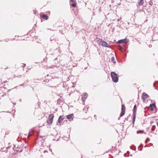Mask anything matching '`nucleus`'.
<instances>
[{
  "label": "nucleus",
  "instance_id": "obj_41",
  "mask_svg": "<svg viewBox=\"0 0 158 158\" xmlns=\"http://www.w3.org/2000/svg\"><path fill=\"white\" fill-rule=\"evenodd\" d=\"M157 125L158 126V122L157 123Z\"/></svg>",
  "mask_w": 158,
  "mask_h": 158
},
{
  "label": "nucleus",
  "instance_id": "obj_39",
  "mask_svg": "<svg viewBox=\"0 0 158 158\" xmlns=\"http://www.w3.org/2000/svg\"><path fill=\"white\" fill-rule=\"evenodd\" d=\"M47 152L46 151H44V153H45V152Z\"/></svg>",
  "mask_w": 158,
  "mask_h": 158
},
{
  "label": "nucleus",
  "instance_id": "obj_29",
  "mask_svg": "<svg viewBox=\"0 0 158 158\" xmlns=\"http://www.w3.org/2000/svg\"><path fill=\"white\" fill-rule=\"evenodd\" d=\"M5 40V41H6V42H7L8 41V40Z\"/></svg>",
  "mask_w": 158,
  "mask_h": 158
},
{
  "label": "nucleus",
  "instance_id": "obj_30",
  "mask_svg": "<svg viewBox=\"0 0 158 158\" xmlns=\"http://www.w3.org/2000/svg\"><path fill=\"white\" fill-rule=\"evenodd\" d=\"M7 82V81H4V83H6Z\"/></svg>",
  "mask_w": 158,
  "mask_h": 158
},
{
  "label": "nucleus",
  "instance_id": "obj_1",
  "mask_svg": "<svg viewBox=\"0 0 158 158\" xmlns=\"http://www.w3.org/2000/svg\"><path fill=\"white\" fill-rule=\"evenodd\" d=\"M95 40L98 44L101 45L103 47H108V44L105 41L101 39L97 38Z\"/></svg>",
  "mask_w": 158,
  "mask_h": 158
},
{
  "label": "nucleus",
  "instance_id": "obj_31",
  "mask_svg": "<svg viewBox=\"0 0 158 158\" xmlns=\"http://www.w3.org/2000/svg\"><path fill=\"white\" fill-rule=\"evenodd\" d=\"M48 30H51V31H54V30H51V29H48Z\"/></svg>",
  "mask_w": 158,
  "mask_h": 158
},
{
  "label": "nucleus",
  "instance_id": "obj_32",
  "mask_svg": "<svg viewBox=\"0 0 158 158\" xmlns=\"http://www.w3.org/2000/svg\"><path fill=\"white\" fill-rule=\"evenodd\" d=\"M34 13L35 14H36V12H35V11H34Z\"/></svg>",
  "mask_w": 158,
  "mask_h": 158
},
{
  "label": "nucleus",
  "instance_id": "obj_26",
  "mask_svg": "<svg viewBox=\"0 0 158 158\" xmlns=\"http://www.w3.org/2000/svg\"><path fill=\"white\" fill-rule=\"evenodd\" d=\"M6 95V94L4 93L3 95H2V97H3L4 96Z\"/></svg>",
  "mask_w": 158,
  "mask_h": 158
},
{
  "label": "nucleus",
  "instance_id": "obj_35",
  "mask_svg": "<svg viewBox=\"0 0 158 158\" xmlns=\"http://www.w3.org/2000/svg\"><path fill=\"white\" fill-rule=\"evenodd\" d=\"M94 117L95 118H96V115H94Z\"/></svg>",
  "mask_w": 158,
  "mask_h": 158
},
{
  "label": "nucleus",
  "instance_id": "obj_20",
  "mask_svg": "<svg viewBox=\"0 0 158 158\" xmlns=\"http://www.w3.org/2000/svg\"><path fill=\"white\" fill-rule=\"evenodd\" d=\"M144 133V131H137V134H139V133Z\"/></svg>",
  "mask_w": 158,
  "mask_h": 158
},
{
  "label": "nucleus",
  "instance_id": "obj_38",
  "mask_svg": "<svg viewBox=\"0 0 158 158\" xmlns=\"http://www.w3.org/2000/svg\"><path fill=\"white\" fill-rule=\"evenodd\" d=\"M113 2H114V1H113V0H112V1H111V2H112V3H113Z\"/></svg>",
  "mask_w": 158,
  "mask_h": 158
},
{
  "label": "nucleus",
  "instance_id": "obj_15",
  "mask_svg": "<svg viewBox=\"0 0 158 158\" xmlns=\"http://www.w3.org/2000/svg\"><path fill=\"white\" fill-rule=\"evenodd\" d=\"M157 36H158V35L157 34H156V35H154L152 36V39H153V40H158V38H156V37Z\"/></svg>",
  "mask_w": 158,
  "mask_h": 158
},
{
  "label": "nucleus",
  "instance_id": "obj_42",
  "mask_svg": "<svg viewBox=\"0 0 158 158\" xmlns=\"http://www.w3.org/2000/svg\"><path fill=\"white\" fill-rule=\"evenodd\" d=\"M151 4V2H150V4Z\"/></svg>",
  "mask_w": 158,
  "mask_h": 158
},
{
  "label": "nucleus",
  "instance_id": "obj_24",
  "mask_svg": "<svg viewBox=\"0 0 158 158\" xmlns=\"http://www.w3.org/2000/svg\"><path fill=\"white\" fill-rule=\"evenodd\" d=\"M54 66L53 65H52V66H50L49 67L51 68H53L54 67Z\"/></svg>",
  "mask_w": 158,
  "mask_h": 158
},
{
  "label": "nucleus",
  "instance_id": "obj_18",
  "mask_svg": "<svg viewBox=\"0 0 158 158\" xmlns=\"http://www.w3.org/2000/svg\"><path fill=\"white\" fill-rule=\"evenodd\" d=\"M50 41H53L54 40H55V37L54 36H51L50 39Z\"/></svg>",
  "mask_w": 158,
  "mask_h": 158
},
{
  "label": "nucleus",
  "instance_id": "obj_14",
  "mask_svg": "<svg viewBox=\"0 0 158 158\" xmlns=\"http://www.w3.org/2000/svg\"><path fill=\"white\" fill-rule=\"evenodd\" d=\"M111 61L114 64H115L116 63V61L115 60V59H114V56H112L111 58Z\"/></svg>",
  "mask_w": 158,
  "mask_h": 158
},
{
  "label": "nucleus",
  "instance_id": "obj_13",
  "mask_svg": "<svg viewBox=\"0 0 158 158\" xmlns=\"http://www.w3.org/2000/svg\"><path fill=\"white\" fill-rule=\"evenodd\" d=\"M149 96L147 94H146V93H143V95H142V98H148H148H149Z\"/></svg>",
  "mask_w": 158,
  "mask_h": 158
},
{
  "label": "nucleus",
  "instance_id": "obj_16",
  "mask_svg": "<svg viewBox=\"0 0 158 158\" xmlns=\"http://www.w3.org/2000/svg\"><path fill=\"white\" fill-rule=\"evenodd\" d=\"M34 134V132L33 130H31L29 132V134L28 136H31Z\"/></svg>",
  "mask_w": 158,
  "mask_h": 158
},
{
  "label": "nucleus",
  "instance_id": "obj_7",
  "mask_svg": "<svg viewBox=\"0 0 158 158\" xmlns=\"http://www.w3.org/2000/svg\"><path fill=\"white\" fill-rule=\"evenodd\" d=\"M128 42L129 40L126 38H125V39H123L119 40L117 42V43L119 44H121L123 43H128Z\"/></svg>",
  "mask_w": 158,
  "mask_h": 158
},
{
  "label": "nucleus",
  "instance_id": "obj_34",
  "mask_svg": "<svg viewBox=\"0 0 158 158\" xmlns=\"http://www.w3.org/2000/svg\"><path fill=\"white\" fill-rule=\"evenodd\" d=\"M155 83H154L153 84V86H154V87H155Z\"/></svg>",
  "mask_w": 158,
  "mask_h": 158
},
{
  "label": "nucleus",
  "instance_id": "obj_27",
  "mask_svg": "<svg viewBox=\"0 0 158 158\" xmlns=\"http://www.w3.org/2000/svg\"><path fill=\"white\" fill-rule=\"evenodd\" d=\"M71 1L72 2H74V0H71Z\"/></svg>",
  "mask_w": 158,
  "mask_h": 158
},
{
  "label": "nucleus",
  "instance_id": "obj_23",
  "mask_svg": "<svg viewBox=\"0 0 158 158\" xmlns=\"http://www.w3.org/2000/svg\"><path fill=\"white\" fill-rule=\"evenodd\" d=\"M142 99H143V102H145V98H142Z\"/></svg>",
  "mask_w": 158,
  "mask_h": 158
},
{
  "label": "nucleus",
  "instance_id": "obj_3",
  "mask_svg": "<svg viewBox=\"0 0 158 158\" xmlns=\"http://www.w3.org/2000/svg\"><path fill=\"white\" fill-rule=\"evenodd\" d=\"M54 117V115L53 114H50L47 120V122L48 124L50 125H52L53 123V119Z\"/></svg>",
  "mask_w": 158,
  "mask_h": 158
},
{
  "label": "nucleus",
  "instance_id": "obj_11",
  "mask_svg": "<svg viewBox=\"0 0 158 158\" xmlns=\"http://www.w3.org/2000/svg\"><path fill=\"white\" fill-rule=\"evenodd\" d=\"M64 119V118H63V116L61 115L58 118V122L59 123H61L62 121Z\"/></svg>",
  "mask_w": 158,
  "mask_h": 158
},
{
  "label": "nucleus",
  "instance_id": "obj_19",
  "mask_svg": "<svg viewBox=\"0 0 158 158\" xmlns=\"http://www.w3.org/2000/svg\"><path fill=\"white\" fill-rule=\"evenodd\" d=\"M156 128V126L154 125L152 126V128L151 129V130L152 131H153L155 130Z\"/></svg>",
  "mask_w": 158,
  "mask_h": 158
},
{
  "label": "nucleus",
  "instance_id": "obj_40",
  "mask_svg": "<svg viewBox=\"0 0 158 158\" xmlns=\"http://www.w3.org/2000/svg\"><path fill=\"white\" fill-rule=\"evenodd\" d=\"M125 120H127V118H126H126H125Z\"/></svg>",
  "mask_w": 158,
  "mask_h": 158
},
{
  "label": "nucleus",
  "instance_id": "obj_25",
  "mask_svg": "<svg viewBox=\"0 0 158 158\" xmlns=\"http://www.w3.org/2000/svg\"><path fill=\"white\" fill-rule=\"evenodd\" d=\"M53 85H54L53 84H52V85H49V86H51V87H52V86H53Z\"/></svg>",
  "mask_w": 158,
  "mask_h": 158
},
{
  "label": "nucleus",
  "instance_id": "obj_8",
  "mask_svg": "<svg viewBox=\"0 0 158 158\" xmlns=\"http://www.w3.org/2000/svg\"><path fill=\"white\" fill-rule=\"evenodd\" d=\"M145 0H138V4H137V6L138 8H139V6H142L144 3Z\"/></svg>",
  "mask_w": 158,
  "mask_h": 158
},
{
  "label": "nucleus",
  "instance_id": "obj_33",
  "mask_svg": "<svg viewBox=\"0 0 158 158\" xmlns=\"http://www.w3.org/2000/svg\"><path fill=\"white\" fill-rule=\"evenodd\" d=\"M24 65H23V67H24L26 66V64H23Z\"/></svg>",
  "mask_w": 158,
  "mask_h": 158
},
{
  "label": "nucleus",
  "instance_id": "obj_10",
  "mask_svg": "<svg viewBox=\"0 0 158 158\" xmlns=\"http://www.w3.org/2000/svg\"><path fill=\"white\" fill-rule=\"evenodd\" d=\"M73 116L74 115L73 114H70L66 116L67 119L69 120H70L71 119H72V120H73Z\"/></svg>",
  "mask_w": 158,
  "mask_h": 158
},
{
  "label": "nucleus",
  "instance_id": "obj_5",
  "mask_svg": "<svg viewBox=\"0 0 158 158\" xmlns=\"http://www.w3.org/2000/svg\"><path fill=\"white\" fill-rule=\"evenodd\" d=\"M45 81L47 82H48L50 80V82H54V80L52 81L51 79L53 78V76L51 75H48V74L45 77Z\"/></svg>",
  "mask_w": 158,
  "mask_h": 158
},
{
  "label": "nucleus",
  "instance_id": "obj_9",
  "mask_svg": "<svg viewBox=\"0 0 158 158\" xmlns=\"http://www.w3.org/2000/svg\"><path fill=\"white\" fill-rule=\"evenodd\" d=\"M88 96V94L86 93H85L81 95V99L83 102H84Z\"/></svg>",
  "mask_w": 158,
  "mask_h": 158
},
{
  "label": "nucleus",
  "instance_id": "obj_21",
  "mask_svg": "<svg viewBox=\"0 0 158 158\" xmlns=\"http://www.w3.org/2000/svg\"><path fill=\"white\" fill-rule=\"evenodd\" d=\"M118 49L121 51H123V47L121 46H119L118 48Z\"/></svg>",
  "mask_w": 158,
  "mask_h": 158
},
{
  "label": "nucleus",
  "instance_id": "obj_37",
  "mask_svg": "<svg viewBox=\"0 0 158 158\" xmlns=\"http://www.w3.org/2000/svg\"><path fill=\"white\" fill-rule=\"evenodd\" d=\"M39 136L40 137V138H42V136Z\"/></svg>",
  "mask_w": 158,
  "mask_h": 158
},
{
  "label": "nucleus",
  "instance_id": "obj_6",
  "mask_svg": "<svg viewBox=\"0 0 158 158\" xmlns=\"http://www.w3.org/2000/svg\"><path fill=\"white\" fill-rule=\"evenodd\" d=\"M125 107L124 105H122L121 106V112L120 114V116L118 118V119L119 120L120 118L123 116L125 114Z\"/></svg>",
  "mask_w": 158,
  "mask_h": 158
},
{
  "label": "nucleus",
  "instance_id": "obj_12",
  "mask_svg": "<svg viewBox=\"0 0 158 158\" xmlns=\"http://www.w3.org/2000/svg\"><path fill=\"white\" fill-rule=\"evenodd\" d=\"M40 16L41 18L45 19L46 20H47L48 19V16L46 14L42 15Z\"/></svg>",
  "mask_w": 158,
  "mask_h": 158
},
{
  "label": "nucleus",
  "instance_id": "obj_2",
  "mask_svg": "<svg viewBox=\"0 0 158 158\" xmlns=\"http://www.w3.org/2000/svg\"><path fill=\"white\" fill-rule=\"evenodd\" d=\"M111 76L112 81L114 83H117L118 82V78L117 74L114 72H112L111 73Z\"/></svg>",
  "mask_w": 158,
  "mask_h": 158
},
{
  "label": "nucleus",
  "instance_id": "obj_22",
  "mask_svg": "<svg viewBox=\"0 0 158 158\" xmlns=\"http://www.w3.org/2000/svg\"><path fill=\"white\" fill-rule=\"evenodd\" d=\"M72 6L73 7H75L76 6V4L75 3H73L72 5Z\"/></svg>",
  "mask_w": 158,
  "mask_h": 158
},
{
  "label": "nucleus",
  "instance_id": "obj_17",
  "mask_svg": "<svg viewBox=\"0 0 158 158\" xmlns=\"http://www.w3.org/2000/svg\"><path fill=\"white\" fill-rule=\"evenodd\" d=\"M150 107L151 108H155L156 107V106L154 103H152L150 104Z\"/></svg>",
  "mask_w": 158,
  "mask_h": 158
},
{
  "label": "nucleus",
  "instance_id": "obj_43",
  "mask_svg": "<svg viewBox=\"0 0 158 158\" xmlns=\"http://www.w3.org/2000/svg\"><path fill=\"white\" fill-rule=\"evenodd\" d=\"M151 4V2H150V4Z\"/></svg>",
  "mask_w": 158,
  "mask_h": 158
},
{
  "label": "nucleus",
  "instance_id": "obj_4",
  "mask_svg": "<svg viewBox=\"0 0 158 158\" xmlns=\"http://www.w3.org/2000/svg\"><path fill=\"white\" fill-rule=\"evenodd\" d=\"M136 110H137V107L136 105L134 106L133 109V117L132 119V122L134 124L135 123V119L136 118Z\"/></svg>",
  "mask_w": 158,
  "mask_h": 158
},
{
  "label": "nucleus",
  "instance_id": "obj_28",
  "mask_svg": "<svg viewBox=\"0 0 158 158\" xmlns=\"http://www.w3.org/2000/svg\"><path fill=\"white\" fill-rule=\"evenodd\" d=\"M151 110L153 111V108H151Z\"/></svg>",
  "mask_w": 158,
  "mask_h": 158
},
{
  "label": "nucleus",
  "instance_id": "obj_36",
  "mask_svg": "<svg viewBox=\"0 0 158 158\" xmlns=\"http://www.w3.org/2000/svg\"><path fill=\"white\" fill-rule=\"evenodd\" d=\"M152 47V45H149V47Z\"/></svg>",
  "mask_w": 158,
  "mask_h": 158
}]
</instances>
